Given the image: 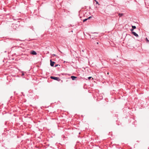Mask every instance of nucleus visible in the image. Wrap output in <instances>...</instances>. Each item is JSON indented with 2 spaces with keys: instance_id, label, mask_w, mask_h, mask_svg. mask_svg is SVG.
I'll return each mask as SVG.
<instances>
[{
  "instance_id": "1",
  "label": "nucleus",
  "mask_w": 149,
  "mask_h": 149,
  "mask_svg": "<svg viewBox=\"0 0 149 149\" xmlns=\"http://www.w3.org/2000/svg\"><path fill=\"white\" fill-rule=\"evenodd\" d=\"M50 78L51 79H52L54 80H57L58 81H60L61 80V79L59 77H56L54 76H51L50 77Z\"/></svg>"
},
{
  "instance_id": "2",
  "label": "nucleus",
  "mask_w": 149,
  "mask_h": 149,
  "mask_svg": "<svg viewBox=\"0 0 149 149\" xmlns=\"http://www.w3.org/2000/svg\"><path fill=\"white\" fill-rule=\"evenodd\" d=\"M50 65L52 67H53L54 66V64L55 63V62L54 61H52V60H50Z\"/></svg>"
},
{
  "instance_id": "3",
  "label": "nucleus",
  "mask_w": 149,
  "mask_h": 149,
  "mask_svg": "<svg viewBox=\"0 0 149 149\" xmlns=\"http://www.w3.org/2000/svg\"><path fill=\"white\" fill-rule=\"evenodd\" d=\"M30 53L33 55H36L37 54L36 52L33 50L31 51Z\"/></svg>"
},
{
  "instance_id": "4",
  "label": "nucleus",
  "mask_w": 149,
  "mask_h": 149,
  "mask_svg": "<svg viewBox=\"0 0 149 149\" xmlns=\"http://www.w3.org/2000/svg\"><path fill=\"white\" fill-rule=\"evenodd\" d=\"M132 33L135 36H136V37H138L139 36L135 32H132Z\"/></svg>"
},
{
  "instance_id": "5",
  "label": "nucleus",
  "mask_w": 149,
  "mask_h": 149,
  "mask_svg": "<svg viewBox=\"0 0 149 149\" xmlns=\"http://www.w3.org/2000/svg\"><path fill=\"white\" fill-rule=\"evenodd\" d=\"M77 78V77L73 76H71V78L72 79V80H75Z\"/></svg>"
},
{
  "instance_id": "6",
  "label": "nucleus",
  "mask_w": 149,
  "mask_h": 149,
  "mask_svg": "<svg viewBox=\"0 0 149 149\" xmlns=\"http://www.w3.org/2000/svg\"><path fill=\"white\" fill-rule=\"evenodd\" d=\"M123 15V13H119L118 14V15L120 17H121Z\"/></svg>"
},
{
  "instance_id": "7",
  "label": "nucleus",
  "mask_w": 149,
  "mask_h": 149,
  "mask_svg": "<svg viewBox=\"0 0 149 149\" xmlns=\"http://www.w3.org/2000/svg\"><path fill=\"white\" fill-rule=\"evenodd\" d=\"M146 40L147 42L149 43V40L147 38H146Z\"/></svg>"
},
{
  "instance_id": "8",
  "label": "nucleus",
  "mask_w": 149,
  "mask_h": 149,
  "mask_svg": "<svg viewBox=\"0 0 149 149\" xmlns=\"http://www.w3.org/2000/svg\"><path fill=\"white\" fill-rule=\"evenodd\" d=\"M132 28L134 29H135L136 28V26H132Z\"/></svg>"
},
{
  "instance_id": "9",
  "label": "nucleus",
  "mask_w": 149,
  "mask_h": 149,
  "mask_svg": "<svg viewBox=\"0 0 149 149\" xmlns=\"http://www.w3.org/2000/svg\"><path fill=\"white\" fill-rule=\"evenodd\" d=\"M87 20H88L87 18H86V19H84L83 20V22H85V21H87Z\"/></svg>"
},
{
  "instance_id": "10",
  "label": "nucleus",
  "mask_w": 149,
  "mask_h": 149,
  "mask_svg": "<svg viewBox=\"0 0 149 149\" xmlns=\"http://www.w3.org/2000/svg\"><path fill=\"white\" fill-rule=\"evenodd\" d=\"M134 29H132H132H130V31H132V32H133V31L134 30Z\"/></svg>"
},
{
  "instance_id": "11",
  "label": "nucleus",
  "mask_w": 149,
  "mask_h": 149,
  "mask_svg": "<svg viewBox=\"0 0 149 149\" xmlns=\"http://www.w3.org/2000/svg\"><path fill=\"white\" fill-rule=\"evenodd\" d=\"M22 72V76L24 75V72Z\"/></svg>"
},
{
  "instance_id": "12",
  "label": "nucleus",
  "mask_w": 149,
  "mask_h": 149,
  "mask_svg": "<svg viewBox=\"0 0 149 149\" xmlns=\"http://www.w3.org/2000/svg\"><path fill=\"white\" fill-rule=\"evenodd\" d=\"M58 65H59L60 66V65H58V64H56V65L55 66H54V67H57Z\"/></svg>"
},
{
  "instance_id": "13",
  "label": "nucleus",
  "mask_w": 149,
  "mask_h": 149,
  "mask_svg": "<svg viewBox=\"0 0 149 149\" xmlns=\"http://www.w3.org/2000/svg\"><path fill=\"white\" fill-rule=\"evenodd\" d=\"M92 78L91 77H90L88 78V79L89 80L91 79Z\"/></svg>"
},
{
  "instance_id": "14",
  "label": "nucleus",
  "mask_w": 149,
  "mask_h": 149,
  "mask_svg": "<svg viewBox=\"0 0 149 149\" xmlns=\"http://www.w3.org/2000/svg\"><path fill=\"white\" fill-rule=\"evenodd\" d=\"M96 3V4H99L98 3L96 0H94Z\"/></svg>"
},
{
  "instance_id": "15",
  "label": "nucleus",
  "mask_w": 149,
  "mask_h": 149,
  "mask_svg": "<svg viewBox=\"0 0 149 149\" xmlns=\"http://www.w3.org/2000/svg\"><path fill=\"white\" fill-rule=\"evenodd\" d=\"M91 16H90L89 17H88V18H87L88 19H90L91 18Z\"/></svg>"
},
{
  "instance_id": "16",
  "label": "nucleus",
  "mask_w": 149,
  "mask_h": 149,
  "mask_svg": "<svg viewBox=\"0 0 149 149\" xmlns=\"http://www.w3.org/2000/svg\"><path fill=\"white\" fill-rule=\"evenodd\" d=\"M89 36H90V38H91V35H89ZM92 38L93 39V38Z\"/></svg>"
},
{
  "instance_id": "17",
  "label": "nucleus",
  "mask_w": 149,
  "mask_h": 149,
  "mask_svg": "<svg viewBox=\"0 0 149 149\" xmlns=\"http://www.w3.org/2000/svg\"><path fill=\"white\" fill-rule=\"evenodd\" d=\"M96 43H97V44H99V42H97Z\"/></svg>"
},
{
  "instance_id": "18",
  "label": "nucleus",
  "mask_w": 149,
  "mask_h": 149,
  "mask_svg": "<svg viewBox=\"0 0 149 149\" xmlns=\"http://www.w3.org/2000/svg\"><path fill=\"white\" fill-rule=\"evenodd\" d=\"M49 146V144H47V146Z\"/></svg>"
},
{
  "instance_id": "19",
  "label": "nucleus",
  "mask_w": 149,
  "mask_h": 149,
  "mask_svg": "<svg viewBox=\"0 0 149 149\" xmlns=\"http://www.w3.org/2000/svg\"><path fill=\"white\" fill-rule=\"evenodd\" d=\"M82 52H84V50H82Z\"/></svg>"
},
{
  "instance_id": "20",
  "label": "nucleus",
  "mask_w": 149,
  "mask_h": 149,
  "mask_svg": "<svg viewBox=\"0 0 149 149\" xmlns=\"http://www.w3.org/2000/svg\"><path fill=\"white\" fill-rule=\"evenodd\" d=\"M48 53H49V52H47V54H48Z\"/></svg>"
},
{
  "instance_id": "21",
  "label": "nucleus",
  "mask_w": 149,
  "mask_h": 149,
  "mask_svg": "<svg viewBox=\"0 0 149 149\" xmlns=\"http://www.w3.org/2000/svg\"><path fill=\"white\" fill-rule=\"evenodd\" d=\"M54 56H56V55H55V54H54Z\"/></svg>"
},
{
  "instance_id": "22",
  "label": "nucleus",
  "mask_w": 149,
  "mask_h": 149,
  "mask_svg": "<svg viewBox=\"0 0 149 149\" xmlns=\"http://www.w3.org/2000/svg\"><path fill=\"white\" fill-rule=\"evenodd\" d=\"M94 33H96V32Z\"/></svg>"
}]
</instances>
